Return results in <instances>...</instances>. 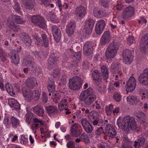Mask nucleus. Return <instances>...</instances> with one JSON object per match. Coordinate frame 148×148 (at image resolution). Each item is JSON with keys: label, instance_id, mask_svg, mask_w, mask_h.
Segmentation results:
<instances>
[{"label": "nucleus", "instance_id": "f257e3e1", "mask_svg": "<svg viewBox=\"0 0 148 148\" xmlns=\"http://www.w3.org/2000/svg\"><path fill=\"white\" fill-rule=\"evenodd\" d=\"M116 124L119 128L123 130L127 129L135 130L137 128L136 122L134 118L130 116H125L121 120V118L119 117L118 119Z\"/></svg>", "mask_w": 148, "mask_h": 148}, {"label": "nucleus", "instance_id": "f03ea898", "mask_svg": "<svg viewBox=\"0 0 148 148\" xmlns=\"http://www.w3.org/2000/svg\"><path fill=\"white\" fill-rule=\"evenodd\" d=\"M14 21L16 23L20 24H23L25 22L19 16L12 14L9 16L7 21V25L16 32L18 31L19 28L18 26L15 24Z\"/></svg>", "mask_w": 148, "mask_h": 148}, {"label": "nucleus", "instance_id": "7ed1b4c3", "mask_svg": "<svg viewBox=\"0 0 148 148\" xmlns=\"http://www.w3.org/2000/svg\"><path fill=\"white\" fill-rule=\"evenodd\" d=\"M69 87L71 90H79L82 86L81 78L75 76L69 79Z\"/></svg>", "mask_w": 148, "mask_h": 148}, {"label": "nucleus", "instance_id": "20e7f679", "mask_svg": "<svg viewBox=\"0 0 148 148\" xmlns=\"http://www.w3.org/2000/svg\"><path fill=\"white\" fill-rule=\"evenodd\" d=\"M4 124L6 125L9 124H11L12 126L14 128H17L20 124L19 120L14 116H12L10 117L5 116L3 121Z\"/></svg>", "mask_w": 148, "mask_h": 148}, {"label": "nucleus", "instance_id": "39448f33", "mask_svg": "<svg viewBox=\"0 0 148 148\" xmlns=\"http://www.w3.org/2000/svg\"><path fill=\"white\" fill-rule=\"evenodd\" d=\"M31 20L32 23L40 28L44 29L46 27V22L43 18L38 15L32 16Z\"/></svg>", "mask_w": 148, "mask_h": 148}, {"label": "nucleus", "instance_id": "423d86ee", "mask_svg": "<svg viewBox=\"0 0 148 148\" xmlns=\"http://www.w3.org/2000/svg\"><path fill=\"white\" fill-rule=\"evenodd\" d=\"M23 62L29 70H31L33 73H36L38 66L37 67V65L32 60L30 56H25L24 58Z\"/></svg>", "mask_w": 148, "mask_h": 148}, {"label": "nucleus", "instance_id": "0eeeda50", "mask_svg": "<svg viewBox=\"0 0 148 148\" xmlns=\"http://www.w3.org/2000/svg\"><path fill=\"white\" fill-rule=\"evenodd\" d=\"M3 80L0 76V88L3 91L5 90V88L8 93L10 95L12 96L15 95V92L14 91V89L12 85L9 83H7L5 84V87L3 84Z\"/></svg>", "mask_w": 148, "mask_h": 148}, {"label": "nucleus", "instance_id": "6e6552de", "mask_svg": "<svg viewBox=\"0 0 148 148\" xmlns=\"http://www.w3.org/2000/svg\"><path fill=\"white\" fill-rule=\"evenodd\" d=\"M84 23V31L86 34H90L92 32V30L94 26L95 21L92 18H89L86 20Z\"/></svg>", "mask_w": 148, "mask_h": 148}, {"label": "nucleus", "instance_id": "1a4fd4ad", "mask_svg": "<svg viewBox=\"0 0 148 148\" xmlns=\"http://www.w3.org/2000/svg\"><path fill=\"white\" fill-rule=\"evenodd\" d=\"M135 9L129 6L125 8L123 11L122 17L123 19L127 20L132 16L134 14Z\"/></svg>", "mask_w": 148, "mask_h": 148}, {"label": "nucleus", "instance_id": "9d476101", "mask_svg": "<svg viewBox=\"0 0 148 148\" xmlns=\"http://www.w3.org/2000/svg\"><path fill=\"white\" fill-rule=\"evenodd\" d=\"M22 2L25 8L31 13H33L34 11V7L36 5L34 0H22Z\"/></svg>", "mask_w": 148, "mask_h": 148}, {"label": "nucleus", "instance_id": "9b49d317", "mask_svg": "<svg viewBox=\"0 0 148 148\" xmlns=\"http://www.w3.org/2000/svg\"><path fill=\"white\" fill-rule=\"evenodd\" d=\"M123 57L124 61L127 64H130L134 58L132 51L129 49H126L123 51Z\"/></svg>", "mask_w": 148, "mask_h": 148}, {"label": "nucleus", "instance_id": "f8f14e48", "mask_svg": "<svg viewBox=\"0 0 148 148\" xmlns=\"http://www.w3.org/2000/svg\"><path fill=\"white\" fill-rule=\"evenodd\" d=\"M71 130L72 135L75 137H78L80 136L82 132L81 125L77 123L72 125Z\"/></svg>", "mask_w": 148, "mask_h": 148}, {"label": "nucleus", "instance_id": "ddd939ff", "mask_svg": "<svg viewBox=\"0 0 148 148\" xmlns=\"http://www.w3.org/2000/svg\"><path fill=\"white\" fill-rule=\"evenodd\" d=\"M136 86V81L134 77H131L129 79L125 86L126 91L127 92H132L135 88Z\"/></svg>", "mask_w": 148, "mask_h": 148}, {"label": "nucleus", "instance_id": "4468645a", "mask_svg": "<svg viewBox=\"0 0 148 148\" xmlns=\"http://www.w3.org/2000/svg\"><path fill=\"white\" fill-rule=\"evenodd\" d=\"M139 82L143 85H148V68L145 69L138 77Z\"/></svg>", "mask_w": 148, "mask_h": 148}, {"label": "nucleus", "instance_id": "2eb2a0df", "mask_svg": "<svg viewBox=\"0 0 148 148\" xmlns=\"http://www.w3.org/2000/svg\"><path fill=\"white\" fill-rule=\"evenodd\" d=\"M80 122L84 130L87 133L92 132L93 127L90 122L86 118L81 119Z\"/></svg>", "mask_w": 148, "mask_h": 148}, {"label": "nucleus", "instance_id": "dca6fc26", "mask_svg": "<svg viewBox=\"0 0 148 148\" xmlns=\"http://www.w3.org/2000/svg\"><path fill=\"white\" fill-rule=\"evenodd\" d=\"M41 37L42 40H41L39 37L36 36L35 39L37 41L38 44H40L42 46L45 47H48L49 45V42L48 38L46 35L45 34H42L41 35Z\"/></svg>", "mask_w": 148, "mask_h": 148}, {"label": "nucleus", "instance_id": "f3484780", "mask_svg": "<svg viewBox=\"0 0 148 148\" xmlns=\"http://www.w3.org/2000/svg\"><path fill=\"white\" fill-rule=\"evenodd\" d=\"M92 76L94 83L97 85H99L101 83L102 77L99 71L94 70L92 73Z\"/></svg>", "mask_w": 148, "mask_h": 148}, {"label": "nucleus", "instance_id": "a211bd4d", "mask_svg": "<svg viewBox=\"0 0 148 148\" xmlns=\"http://www.w3.org/2000/svg\"><path fill=\"white\" fill-rule=\"evenodd\" d=\"M106 133L107 135L110 137H115L117 134L116 131L111 124H108L106 127Z\"/></svg>", "mask_w": 148, "mask_h": 148}, {"label": "nucleus", "instance_id": "6ab92c4d", "mask_svg": "<svg viewBox=\"0 0 148 148\" xmlns=\"http://www.w3.org/2000/svg\"><path fill=\"white\" fill-rule=\"evenodd\" d=\"M52 32L54 39L56 42H58L61 38L60 31L58 27L56 25L52 27Z\"/></svg>", "mask_w": 148, "mask_h": 148}, {"label": "nucleus", "instance_id": "aec40b11", "mask_svg": "<svg viewBox=\"0 0 148 148\" xmlns=\"http://www.w3.org/2000/svg\"><path fill=\"white\" fill-rule=\"evenodd\" d=\"M76 16L79 18H83L86 14V10L84 6H79L77 7L75 11Z\"/></svg>", "mask_w": 148, "mask_h": 148}, {"label": "nucleus", "instance_id": "412c9836", "mask_svg": "<svg viewBox=\"0 0 148 148\" xmlns=\"http://www.w3.org/2000/svg\"><path fill=\"white\" fill-rule=\"evenodd\" d=\"M76 27V23L74 21H71L66 25V31L69 36L72 35L75 32Z\"/></svg>", "mask_w": 148, "mask_h": 148}, {"label": "nucleus", "instance_id": "4be33fe9", "mask_svg": "<svg viewBox=\"0 0 148 148\" xmlns=\"http://www.w3.org/2000/svg\"><path fill=\"white\" fill-rule=\"evenodd\" d=\"M93 49L91 42H87L85 43L83 47L84 53L85 55L88 56L92 53Z\"/></svg>", "mask_w": 148, "mask_h": 148}, {"label": "nucleus", "instance_id": "5701e85b", "mask_svg": "<svg viewBox=\"0 0 148 148\" xmlns=\"http://www.w3.org/2000/svg\"><path fill=\"white\" fill-rule=\"evenodd\" d=\"M111 39L110 34L109 31L105 32L103 34L100 40V43L102 45H104L109 42Z\"/></svg>", "mask_w": 148, "mask_h": 148}, {"label": "nucleus", "instance_id": "b1692460", "mask_svg": "<svg viewBox=\"0 0 148 148\" xmlns=\"http://www.w3.org/2000/svg\"><path fill=\"white\" fill-rule=\"evenodd\" d=\"M8 104L12 108L16 110H19L20 108V106L17 101L14 98H11L8 100Z\"/></svg>", "mask_w": 148, "mask_h": 148}, {"label": "nucleus", "instance_id": "393cba45", "mask_svg": "<svg viewBox=\"0 0 148 148\" xmlns=\"http://www.w3.org/2000/svg\"><path fill=\"white\" fill-rule=\"evenodd\" d=\"M145 40L144 42L141 43L140 45V50L143 53H145L148 49V36L145 35L144 36Z\"/></svg>", "mask_w": 148, "mask_h": 148}, {"label": "nucleus", "instance_id": "a878e982", "mask_svg": "<svg viewBox=\"0 0 148 148\" xmlns=\"http://www.w3.org/2000/svg\"><path fill=\"white\" fill-rule=\"evenodd\" d=\"M92 89L90 88H89L87 89L83 90L80 94L79 99L82 101H84L85 98L92 94Z\"/></svg>", "mask_w": 148, "mask_h": 148}, {"label": "nucleus", "instance_id": "bb28decb", "mask_svg": "<svg viewBox=\"0 0 148 148\" xmlns=\"http://www.w3.org/2000/svg\"><path fill=\"white\" fill-rule=\"evenodd\" d=\"M33 111L39 116H43L44 113V110L43 108L38 105L33 108Z\"/></svg>", "mask_w": 148, "mask_h": 148}, {"label": "nucleus", "instance_id": "cd10ccee", "mask_svg": "<svg viewBox=\"0 0 148 148\" xmlns=\"http://www.w3.org/2000/svg\"><path fill=\"white\" fill-rule=\"evenodd\" d=\"M10 56L11 62L15 64H18L19 62V57L17 53L13 51H11L9 54Z\"/></svg>", "mask_w": 148, "mask_h": 148}, {"label": "nucleus", "instance_id": "c85d7f7f", "mask_svg": "<svg viewBox=\"0 0 148 148\" xmlns=\"http://www.w3.org/2000/svg\"><path fill=\"white\" fill-rule=\"evenodd\" d=\"M101 71L102 74L104 82L106 83L107 82V79H108L109 72L108 69L105 65H103L101 67Z\"/></svg>", "mask_w": 148, "mask_h": 148}, {"label": "nucleus", "instance_id": "c756f323", "mask_svg": "<svg viewBox=\"0 0 148 148\" xmlns=\"http://www.w3.org/2000/svg\"><path fill=\"white\" fill-rule=\"evenodd\" d=\"M36 84H37L36 79L33 77H30L26 81V85L29 88H34Z\"/></svg>", "mask_w": 148, "mask_h": 148}, {"label": "nucleus", "instance_id": "7c9ffc66", "mask_svg": "<svg viewBox=\"0 0 148 148\" xmlns=\"http://www.w3.org/2000/svg\"><path fill=\"white\" fill-rule=\"evenodd\" d=\"M120 46L119 42L113 41L109 45L107 48L117 53Z\"/></svg>", "mask_w": 148, "mask_h": 148}, {"label": "nucleus", "instance_id": "2f4dec72", "mask_svg": "<svg viewBox=\"0 0 148 148\" xmlns=\"http://www.w3.org/2000/svg\"><path fill=\"white\" fill-rule=\"evenodd\" d=\"M69 102L66 99H62L58 104L59 109L60 111H62L64 110H66V108H68Z\"/></svg>", "mask_w": 148, "mask_h": 148}, {"label": "nucleus", "instance_id": "473e14b6", "mask_svg": "<svg viewBox=\"0 0 148 148\" xmlns=\"http://www.w3.org/2000/svg\"><path fill=\"white\" fill-rule=\"evenodd\" d=\"M58 62L57 57L55 54L53 53H51L48 60V63L50 64L53 65L54 66H56Z\"/></svg>", "mask_w": 148, "mask_h": 148}, {"label": "nucleus", "instance_id": "72a5a7b5", "mask_svg": "<svg viewBox=\"0 0 148 148\" xmlns=\"http://www.w3.org/2000/svg\"><path fill=\"white\" fill-rule=\"evenodd\" d=\"M47 88L48 91L50 92H53L55 90V86L54 81L52 78H50L48 79Z\"/></svg>", "mask_w": 148, "mask_h": 148}, {"label": "nucleus", "instance_id": "f704fd0d", "mask_svg": "<svg viewBox=\"0 0 148 148\" xmlns=\"http://www.w3.org/2000/svg\"><path fill=\"white\" fill-rule=\"evenodd\" d=\"M81 58V53L79 52L73 53L71 56V61L74 63L77 64L80 60Z\"/></svg>", "mask_w": 148, "mask_h": 148}, {"label": "nucleus", "instance_id": "c9c22d12", "mask_svg": "<svg viewBox=\"0 0 148 148\" xmlns=\"http://www.w3.org/2000/svg\"><path fill=\"white\" fill-rule=\"evenodd\" d=\"M22 91L24 96L29 99H33V94L32 92L29 89H27L25 88H22Z\"/></svg>", "mask_w": 148, "mask_h": 148}, {"label": "nucleus", "instance_id": "e433bc0d", "mask_svg": "<svg viewBox=\"0 0 148 148\" xmlns=\"http://www.w3.org/2000/svg\"><path fill=\"white\" fill-rule=\"evenodd\" d=\"M136 116L138 118V120L141 123H144L146 121V116L144 113L141 111H138L136 114Z\"/></svg>", "mask_w": 148, "mask_h": 148}, {"label": "nucleus", "instance_id": "4c0bfd02", "mask_svg": "<svg viewBox=\"0 0 148 148\" xmlns=\"http://www.w3.org/2000/svg\"><path fill=\"white\" fill-rule=\"evenodd\" d=\"M54 1L56 4V6H57L59 8V11L61 13L62 12L63 8L67 9L68 8V4L65 3L62 5L61 0H54Z\"/></svg>", "mask_w": 148, "mask_h": 148}, {"label": "nucleus", "instance_id": "58836bf2", "mask_svg": "<svg viewBox=\"0 0 148 148\" xmlns=\"http://www.w3.org/2000/svg\"><path fill=\"white\" fill-rule=\"evenodd\" d=\"M22 40L27 46H30L32 43L31 39L28 34L23 33L22 34Z\"/></svg>", "mask_w": 148, "mask_h": 148}, {"label": "nucleus", "instance_id": "ea45409f", "mask_svg": "<svg viewBox=\"0 0 148 148\" xmlns=\"http://www.w3.org/2000/svg\"><path fill=\"white\" fill-rule=\"evenodd\" d=\"M116 53V52L107 47L105 52V56L108 59H111L115 57Z\"/></svg>", "mask_w": 148, "mask_h": 148}, {"label": "nucleus", "instance_id": "a19ab883", "mask_svg": "<svg viewBox=\"0 0 148 148\" xmlns=\"http://www.w3.org/2000/svg\"><path fill=\"white\" fill-rule=\"evenodd\" d=\"M145 142V138L143 137H140L137 140L135 141L134 144L135 148H140L144 145Z\"/></svg>", "mask_w": 148, "mask_h": 148}, {"label": "nucleus", "instance_id": "79ce46f5", "mask_svg": "<svg viewBox=\"0 0 148 148\" xmlns=\"http://www.w3.org/2000/svg\"><path fill=\"white\" fill-rule=\"evenodd\" d=\"M96 99V95L93 94L85 98L84 101L86 105H89L94 101Z\"/></svg>", "mask_w": 148, "mask_h": 148}, {"label": "nucleus", "instance_id": "37998d69", "mask_svg": "<svg viewBox=\"0 0 148 148\" xmlns=\"http://www.w3.org/2000/svg\"><path fill=\"white\" fill-rule=\"evenodd\" d=\"M103 119H90V122L95 127H98L101 126L102 125L103 123Z\"/></svg>", "mask_w": 148, "mask_h": 148}, {"label": "nucleus", "instance_id": "c03bdc74", "mask_svg": "<svg viewBox=\"0 0 148 148\" xmlns=\"http://www.w3.org/2000/svg\"><path fill=\"white\" fill-rule=\"evenodd\" d=\"M45 109L47 113L50 115H54L57 112V108L54 106H50L46 107Z\"/></svg>", "mask_w": 148, "mask_h": 148}, {"label": "nucleus", "instance_id": "a18cd8bd", "mask_svg": "<svg viewBox=\"0 0 148 148\" xmlns=\"http://www.w3.org/2000/svg\"><path fill=\"white\" fill-rule=\"evenodd\" d=\"M127 101L129 103L136 104L138 101L137 97L135 95H132L127 97Z\"/></svg>", "mask_w": 148, "mask_h": 148}, {"label": "nucleus", "instance_id": "49530a36", "mask_svg": "<svg viewBox=\"0 0 148 148\" xmlns=\"http://www.w3.org/2000/svg\"><path fill=\"white\" fill-rule=\"evenodd\" d=\"M60 71L58 69H55L52 73L51 76L53 78H55L57 80L60 79Z\"/></svg>", "mask_w": 148, "mask_h": 148}, {"label": "nucleus", "instance_id": "de8ad7c7", "mask_svg": "<svg viewBox=\"0 0 148 148\" xmlns=\"http://www.w3.org/2000/svg\"><path fill=\"white\" fill-rule=\"evenodd\" d=\"M14 5L13 6V8L14 9L15 11L21 14V9L18 3L17 2V0H15L14 1Z\"/></svg>", "mask_w": 148, "mask_h": 148}, {"label": "nucleus", "instance_id": "09e8293b", "mask_svg": "<svg viewBox=\"0 0 148 148\" xmlns=\"http://www.w3.org/2000/svg\"><path fill=\"white\" fill-rule=\"evenodd\" d=\"M32 93L33 94V99L36 101L39 98L41 92L38 90H35L32 92Z\"/></svg>", "mask_w": 148, "mask_h": 148}, {"label": "nucleus", "instance_id": "8fccbe9b", "mask_svg": "<svg viewBox=\"0 0 148 148\" xmlns=\"http://www.w3.org/2000/svg\"><path fill=\"white\" fill-rule=\"evenodd\" d=\"M79 138L81 139V140L85 143H88L90 142L89 138L85 133H83Z\"/></svg>", "mask_w": 148, "mask_h": 148}, {"label": "nucleus", "instance_id": "3c124183", "mask_svg": "<svg viewBox=\"0 0 148 148\" xmlns=\"http://www.w3.org/2000/svg\"><path fill=\"white\" fill-rule=\"evenodd\" d=\"M104 103L101 101H97L95 102L94 104L92 105V107L94 108H95L97 109H100L101 106H103Z\"/></svg>", "mask_w": 148, "mask_h": 148}, {"label": "nucleus", "instance_id": "603ef678", "mask_svg": "<svg viewBox=\"0 0 148 148\" xmlns=\"http://www.w3.org/2000/svg\"><path fill=\"white\" fill-rule=\"evenodd\" d=\"M113 105L112 104L109 105V106H106L105 108V111L107 114L108 115H110L112 112L113 109Z\"/></svg>", "mask_w": 148, "mask_h": 148}, {"label": "nucleus", "instance_id": "864d4df0", "mask_svg": "<svg viewBox=\"0 0 148 148\" xmlns=\"http://www.w3.org/2000/svg\"><path fill=\"white\" fill-rule=\"evenodd\" d=\"M19 141L22 144H25L28 142V136L26 135H22L20 138Z\"/></svg>", "mask_w": 148, "mask_h": 148}, {"label": "nucleus", "instance_id": "5fc2aeb1", "mask_svg": "<svg viewBox=\"0 0 148 148\" xmlns=\"http://www.w3.org/2000/svg\"><path fill=\"white\" fill-rule=\"evenodd\" d=\"M89 116H90V119H98V117L99 114L98 112L96 111H93L90 113Z\"/></svg>", "mask_w": 148, "mask_h": 148}, {"label": "nucleus", "instance_id": "6e6d98bb", "mask_svg": "<svg viewBox=\"0 0 148 148\" xmlns=\"http://www.w3.org/2000/svg\"><path fill=\"white\" fill-rule=\"evenodd\" d=\"M113 97L115 100L117 102L120 101L122 98L120 94L116 92H114L113 95Z\"/></svg>", "mask_w": 148, "mask_h": 148}, {"label": "nucleus", "instance_id": "4d7b16f0", "mask_svg": "<svg viewBox=\"0 0 148 148\" xmlns=\"http://www.w3.org/2000/svg\"><path fill=\"white\" fill-rule=\"evenodd\" d=\"M33 116L32 113L31 112H27L25 116V120L26 122H27L28 124H29L31 121Z\"/></svg>", "mask_w": 148, "mask_h": 148}, {"label": "nucleus", "instance_id": "13d9d810", "mask_svg": "<svg viewBox=\"0 0 148 148\" xmlns=\"http://www.w3.org/2000/svg\"><path fill=\"white\" fill-rule=\"evenodd\" d=\"M105 23L103 20H101L98 21L96 24V29L97 31H98L99 29V26L104 27H105Z\"/></svg>", "mask_w": 148, "mask_h": 148}, {"label": "nucleus", "instance_id": "bf43d9fd", "mask_svg": "<svg viewBox=\"0 0 148 148\" xmlns=\"http://www.w3.org/2000/svg\"><path fill=\"white\" fill-rule=\"evenodd\" d=\"M106 133L103 131V127L100 126L99 127H97V129L95 132V134L97 136L101 135L102 134H105Z\"/></svg>", "mask_w": 148, "mask_h": 148}, {"label": "nucleus", "instance_id": "052dcab7", "mask_svg": "<svg viewBox=\"0 0 148 148\" xmlns=\"http://www.w3.org/2000/svg\"><path fill=\"white\" fill-rule=\"evenodd\" d=\"M111 0H100L101 4L105 8L108 7Z\"/></svg>", "mask_w": 148, "mask_h": 148}, {"label": "nucleus", "instance_id": "680f3d73", "mask_svg": "<svg viewBox=\"0 0 148 148\" xmlns=\"http://www.w3.org/2000/svg\"><path fill=\"white\" fill-rule=\"evenodd\" d=\"M101 11L98 10L97 8H95L93 10V13L94 16L96 17H100Z\"/></svg>", "mask_w": 148, "mask_h": 148}, {"label": "nucleus", "instance_id": "e2e57ef3", "mask_svg": "<svg viewBox=\"0 0 148 148\" xmlns=\"http://www.w3.org/2000/svg\"><path fill=\"white\" fill-rule=\"evenodd\" d=\"M127 42L129 44L131 45L135 43V40L134 36H131L128 37L127 40Z\"/></svg>", "mask_w": 148, "mask_h": 148}, {"label": "nucleus", "instance_id": "0e129e2a", "mask_svg": "<svg viewBox=\"0 0 148 148\" xmlns=\"http://www.w3.org/2000/svg\"><path fill=\"white\" fill-rule=\"evenodd\" d=\"M116 5V9L119 10H121L123 9V5L121 1H118Z\"/></svg>", "mask_w": 148, "mask_h": 148}, {"label": "nucleus", "instance_id": "69168bd1", "mask_svg": "<svg viewBox=\"0 0 148 148\" xmlns=\"http://www.w3.org/2000/svg\"><path fill=\"white\" fill-rule=\"evenodd\" d=\"M50 19L51 21L54 23H57L58 22V21L56 18V16L54 14L50 16Z\"/></svg>", "mask_w": 148, "mask_h": 148}, {"label": "nucleus", "instance_id": "338daca9", "mask_svg": "<svg viewBox=\"0 0 148 148\" xmlns=\"http://www.w3.org/2000/svg\"><path fill=\"white\" fill-rule=\"evenodd\" d=\"M122 148H132L129 142H124L122 145Z\"/></svg>", "mask_w": 148, "mask_h": 148}, {"label": "nucleus", "instance_id": "774afa93", "mask_svg": "<svg viewBox=\"0 0 148 148\" xmlns=\"http://www.w3.org/2000/svg\"><path fill=\"white\" fill-rule=\"evenodd\" d=\"M66 146L67 148H74L75 144L73 142L69 141L67 143Z\"/></svg>", "mask_w": 148, "mask_h": 148}]
</instances>
